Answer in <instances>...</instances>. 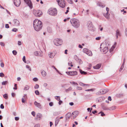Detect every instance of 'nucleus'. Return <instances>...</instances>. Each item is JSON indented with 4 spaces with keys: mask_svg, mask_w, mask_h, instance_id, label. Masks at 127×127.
<instances>
[{
    "mask_svg": "<svg viewBox=\"0 0 127 127\" xmlns=\"http://www.w3.org/2000/svg\"><path fill=\"white\" fill-rule=\"evenodd\" d=\"M33 26L35 30L39 31L41 29L42 24L41 21L38 20L36 19L33 22Z\"/></svg>",
    "mask_w": 127,
    "mask_h": 127,
    "instance_id": "nucleus-1",
    "label": "nucleus"
},
{
    "mask_svg": "<svg viewBox=\"0 0 127 127\" xmlns=\"http://www.w3.org/2000/svg\"><path fill=\"white\" fill-rule=\"evenodd\" d=\"M70 22L72 25L75 28H77L80 26V22L77 19L75 18L72 19L70 20Z\"/></svg>",
    "mask_w": 127,
    "mask_h": 127,
    "instance_id": "nucleus-2",
    "label": "nucleus"
},
{
    "mask_svg": "<svg viewBox=\"0 0 127 127\" xmlns=\"http://www.w3.org/2000/svg\"><path fill=\"white\" fill-rule=\"evenodd\" d=\"M100 48L101 49V51L104 54L106 53L108 50L106 44L105 43H102L100 45Z\"/></svg>",
    "mask_w": 127,
    "mask_h": 127,
    "instance_id": "nucleus-3",
    "label": "nucleus"
},
{
    "mask_svg": "<svg viewBox=\"0 0 127 127\" xmlns=\"http://www.w3.org/2000/svg\"><path fill=\"white\" fill-rule=\"evenodd\" d=\"M53 42L55 45L59 46L62 44V40L60 39L56 38L54 39Z\"/></svg>",
    "mask_w": 127,
    "mask_h": 127,
    "instance_id": "nucleus-4",
    "label": "nucleus"
},
{
    "mask_svg": "<svg viewBox=\"0 0 127 127\" xmlns=\"http://www.w3.org/2000/svg\"><path fill=\"white\" fill-rule=\"evenodd\" d=\"M87 26L89 30L94 31L95 30V28L93 25L92 22L90 21L88 22L87 23Z\"/></svg>",
    "mask_w": 127,
    "mask_h": 127,
    "instance_id": "nucleus-5",
    "label": "nucleus"
},
{
    "mask_svg": "<svg viewBox=\"0 0 127 127\" xmlns=\"http://www.w3.org/2000/svg\"><path fill=\"white\" fill-rule=\"evenodd\" d=\"M48 13L52 16H55L57 13V10L56 9H51L49 10Z\"/></svg>",
    "mask_w": 127,
    "mask_h": 127,
    "instance_id": "nucleus-6",
    "label": "nucleus"
},
{
    "mask_svg": "<svg viewBox=\"0 0 127 127\" xmlns=\"http://www.w3.org/2000/svg\"><path fill=\"white\" fill-rule=\"evenodd\" d=\"M59 5L62 8H64L65 6V2L64 0H56Z\"/></svg>",
    "mask_w": 127,
    "mask_h": 127,
    "instance_id": "nucleus-7",
    "label": "nucleus"
},
{
    "mask_svg": "<svg viewBox=\"0 0 127 127\" xmlns=\"http://www.w3.org/2000/svg\"><path fill=\"white\" fill-rule=\"evenodd\" d=\"M33 12L34 14L38 17H40L42 14V12L40 10H33Z\"/></svg>",
    "mask_w": 127,
    "mask_h": 127,
    "instance_id": "nucleus-8",
    "label": "nucleus"
},
{
    "mask_svg": "<svg viewBox=\"0 0 127 127\" xmlns=\"http://www.w3.org/2000/svg\"><path fill=\"white\" fill-rule=\"evenodd\" d=\"M108 91V90L107 89H103L101 90L100 91L97 92L98 94H103L106 93Z\"/></svg>",
    "mask_w": 127,
    "mask_h": 127,
    "instance_id": "nucleus-9",
    "label": "nucleus"
},
{
    "mask_svg": "<svg viewBox=\"0 0 127 127\" xmlns=\"http://www.w3.org/2000/svg\"><path fill=\"white\" fill-rule=\"evenodd\" d=\"M66 73L68 75L71 76L75 75L77 74V72L76 71L66 72Z\"/></svg>",
    "mask_w": 127,
    "mask_h": 127,
    "instance_id": "nucleus-10",
    "label": "nucleus"
},
{
    "mask_svg": "<svg viewBox=\"0 0 127 127\" xmlns=\"http://www.w3.org/2000/svg\"><path fill=\"white\" fill-rule=\"evenodd\" d=\"M79 114L78 112V111H74L72 114V116L73 119H75L78 115Z\"/></svg>",
    "mask_w": 127,
    "mask_h": 127,
    "instance_id": "nucleus-11",
    "label": "nucleus"
},
{
    "mask_svg": "<svg viewBox=\"0 0 127 127\" xmlns=\"http://www.w3.org/2000/svg\"><path fill=\"white\" fill-rule=\"evenodd\" d=\"M34 55L36 56L42 57L43 56L42 53L40 52L35 51L34 52Z\"/></svg>",
    "mask_w": 127,
    "mask_h": 127,
    "instance_id": "nucleus-12",
    "label": "nucleus"
},
{
    "mask_svg": "<svg viewBox=\"0 0 127 127\" xmlns=\"http://www.w3.org/2000/svg\"><path fill=\"white\" fill-rule=\"evenodd\" d=\"M30 8L32 7V3L30 0H24Z\"/></svg>",
    "mask_w": 127,
    "mask_h": 127,
    "instance_id": "nucleus-13",
    "label": "nucleus"
},
{
    "mask_svg": "<svg viewBox=\"0 0 127 127\" xmlns=\"http://www.w3.org/2000/svg\"><path fill=\"white\" fill-rule=\"evenodd\" d=\"M20 23L18 20L16 19H14L13 21V25L14 26H17L19 25Z\"/></svg>",
    "mask_w": 127,
    "mask_h": 127,
    "instance_id": "nucleus-14",
    "label": "nucleus"
},
{
    "mask_svg": "<svg viewBox=\"0 0 127 127\" xmlns=\"http://www.w3.org/2000/svg\"><path fill=\"white\" fill-rule=\"evenodd\" d=\"M14 4L17 6H19L21 4V1L20 0H14Z\"/></svg>",
    "mask_w": 127,
    "mask_h": 127,
    "instance_id": "nucleus-15",
    "label": "nucleus"
},
{
    "mask_svg": "<svg viewBox=\"0 0 127 127\" xmlns=\"http://www.w3.org/2000/svg\"><path fill=\"white\" fill-rule=\"evenodd\" d=\"M56 54V53L54 52H49L48 54V55L50 58H53L54 56H55Z\"/></svg>",
    "mask_w": 127,
    "mask_h": 127,
    "instance_id": "nucleus-16",
    "label": "nucleus"
},
{
    "mask_svg": "<svg viewBox=\"0 0 127 127\" xmlns=\"http://www.w3.org/2000/svg\"><path fill=\"white\" fill-rule=\"evenodd\" d=\"M36 119L37 120H39L42 119V115L40 113H38L36 114Z\"/></svg>",
    "mask_w": 127,
    "mask_h": 127,
    "instance_id": "nucleus-17",
    "label": "nucleus"
},
{
    "mask_svg": "<svg viewBox=\"0 0 127 127\" xmlns=\"http://www.w3.org/2000/svg\"><path fill=\"white\" fill-rule=\"evenodd\" d=\"M34 104L36 106L39 108H40L41 107V105L39 103H38L36 101H35L34 102Z\"/></svg>",
    "mask_w": 127,
    "mask_h": 127,
    "instance_id": "nucleus-18",
    "label": "nucleus"
},
{
    "mask_svg": "<svg viewBox=\"0 0 127 127\" xmlns=\"http://www.w3.org/2000/svg\"><path fill=\"white\" fill-rule=\"evenodd\" d=\"M79 84L80 86H86V87H87V86L88 87V86H89V85L84 84L81 82H79Z\"/></svg>",
    "mask_w": 127,
    "mask_h": 127,
    "instance_id": "nucleus-19",
    "label": "nucleus"
},
{
    "mask_svg": "<svg viewBox=\"0 0 127 127\" xmlns=\"http://www.w3.org/2000/svg\"><path fill=\"white\" fill-rule=\"evenodd\" d=\"M101 65L99 64H98L96 65V66H94L93 68L95 69H99L101 66Z\"/></svg>",
    "mask_w": 127,
    "mask_h": 127,
    "instance_id": "nucleus-20",
    "label": "nucleus"
},
{
    "mask_svg": "<svg viewBox=\"0 0 127 127\" xmlns=\"http://www.w3.org/2000/svg\"><path fill=\"white\" fill-rule=\"evenodd\" d=\"M110 14L108 13L107 12L104 15V16L107 19H109V18Z\"/></svg>",
    "mask_w": 127,
    "mask_h": 127,
    "instance_id": "nucleus-21",
    "label": "nucleus"
},
{
    "mask_svg": "<svg viewBox=\"0 0 127 127\" xmlns=\"http://www.w3.org/2000/svg\"><path fill=\"white\" fill-rule=\"evenodd\" d=\"M86 54L90 56H92V52L89 50L88 51L87 53H86Z\"/></svg>",
    "mask_w": 127,
    "mask_h": 127,
    "instance_id": "nucleus-22",
    "label": "nucleus"
},
{
    "mask_svg": "<svg viewBox=\"0 0 127 127\" xmlns=\"http://www.w3.org/2000/svg\"><path fill=\"white\" fill-rule=\"evenodd\" d=\"M79 71L80 73L82 74L85 75L87 74V72L82 71L81 69H79Z\"/></svg>",
    "mask_w": 127,
    "mask_h": 127,
    "instance_id": "nucleus-23",
    "label": "nucleus"
},
{
    "mask_svg": "<svg viewBox=\"0 0 127 127\" xmlns=\"http://www.w3.org/2000/svg\"><path fill=\"white\" fill-rule=\"evenodd\" d=\"M116 35L117 38H118V36L120 35V32L118 30H117L116 31Z\"/></svg>",
    "mask_w": 127,
    "mask_h": 127,
    "instance_id": "nucleus-24",
    "label": "nucleus"
},
{
    "mask_svg": "<svg viewBox=\"0 0 127 127\" xmlns=\"http://www.w3.org/2000/svg\"><path fill=\"white\" fill-rule=\"evenodd\" d=\"M41 73L42 76L44 77H45L46 75V73L45 71L44 70H43L41 72Z\"/></svg>",
    "mask_w": 127,
    "mask_h": 127,
    "instance_id": "nucleus-25",
    "label": "nucleus"
},
{
    "mask_svg": "<svg viewBox=\"0 0 127 127\" xmlns=\"http://www.w3.org/2000/svg\"><path fill=\"white\" fill-rule=\"evenodd\" d=\"M24 98H22V103H24L25 102V100L27 98V97H25V96L26 95H24Z\"/></svg>",
    "mask_w": 127,
    "mask_h": 127,
    "instance_id": "nucleus-26",
    "label": "nucleus"
},
{
    "mask_svg": "<svg viewBox=\"0 0 127 127\" xmlns=\"http://www.w3.org/2000/svg\"><path fill=\"white\" fill-rule=\"evenodd\" d=\"M30 88L29 86L28 85H26L25 87L24 90H28Z\"/></svg>",
    "mask_w": 127,
    "mask_h": 127,
    "instance_id": "nucleus-27",
    "label": "nucleus"
},
{
    "mask_svg": "<svg viewBox=\"0 0 127 127\" xmlns=\"http://www.w3.org/2000/svg\"><path fill=\"white\" fill-rule=\"evenodd\" d=\"M89 50L88 49L85 48L83 49V51L86 54V53H87V52H88V51Z\"/></svg>",
    "mask_w": 127,
    "mask_h": 127,
    "instance_id": "nucleus-28",
    "label": "nucleus"
},
{
    "mask_svg": "<svg viewBox=\"0 0 127 127\" xmlns=\"http://www.w3.org/2000/svg\"><path fill=\"white\" fill-rule=\"evenodd\" d=\"M71 115L70 113H68L66 115V119H68L70 117V116Z\"/></svg>",
    "mask_w": 127,
    "mask_h": 127,
    "instance_id": "nucleus-29",
    "label": "nucleus"
},
{
    "mask_svg": "<svg viewBox=\"0 0 127 127\" xmlns=\"http://www.w3.org/2000/svg\"><path fill=\"white\" fill-rule=\"evenodd\" d=\"M124 64H122L121 66V67L119 69L120 71H121L123 69L124 67Z\"/></svg>",
    "mask_w": 127,
    "mask_h": 127,
    "instance_id": "nucleus-30",
    "label": "nucleus"
},
{
    "mask_svg": "<svg viewBox=\"0 0 127 127\" xmlns=\"http://www.w3.org/2000/svg\"><path fill=\"white\" fill-rule=\"evenodd\" d=\"M53 114L54 116H56L58 115L59 113L57 112H55L53 113Z\"/></svg>",
    "mask_w": 127,
    "mask_h": 127,
    "instance_id": "nucleus-31",
    "label": "nucleus"
},
{
    "mask_svg": "<svg viewBox=\"0 0 127 127\" xmlns=\"http://www.w3.org/2000/svg\"><path fill=\"white\" fill-rule=\"evenodd\" d=\"M60 121V119L59 118H56V120L55 121V124H57L58 123H59V122Z\"/></svg>",
    "mask_w": 127,
    "mask_h": 127,
    "instance_id": "nucleus-32",
    "label": "nucleus"
},
{
    "mask_svg": "<svg viewBox=\"0 0 127 127\" xmlns=\"http://www.w3.org/2000/svg\"><path fill=\"white\" fill-rule=\"evenodd\" d=\"M23 61L25 63H27V62L26 60V58L25 56H24L23 58Z\"/></svg>",
    "mask_w": 127,
    "mask_h": 127,
    "instance_id": "nucleus-33",
    "label": "nucleus"
},
{
    "mask_svg": "<svg viewBox=\"0 0 127 127\" xmlns=\"http://www.w3.org/2000/svg\"><path fill=\"white\" fill-rule=\"evenodd\" d=\"M4 98L6 99H7L8 97V96L7 94H5L3 95Z\"/></svg>",
    "mask_w": 127,
    "mask_h": 127,
    "instance_id": "nucleus-34",
    "label": "nucleus"
},
{
    "mask_svg": "<svg viewBox=\"0 0 127 127\" xmlns=\"http://www.w3.org/2000/svg\"><path fill=\"white\" fill-rule=\"evenodd\" d=\"M55 98L58 100H59L60 99V97L58 96H56L55 97Z\"/></svg>",
    "mask_w": 127,
    "mask_h": 127,
    "instance_id": "nucleus-35",
    "label": "nucleus"
},
{
    "mask_svg": "<svg viewBox=\"0 0 127 127\" xmlns=\"http://www.w3.org/2000/svg\"><path fill=\"white\" fill-rule=\"evenodd\" d=\"M39 87V86L38 84H36L34 87V88L35 89H37Z\"/></svg>",
    "mask_w": 127,
    "mask_h": 127,
    "instance_id": "nucleus-36",
    "label": "nucleus"
},
{
    "mask_svg": "<svg viewBox=\"0 0 127 127\" xmlns=\"http://www.w3.org/2000/svg\"><path fill=\"white\" fill-rule=\"evenodd\" d=\"M26 67L27 68L29 69V70H30V71H31V68L30 67V66L29 65H26Z\"/></svg>",
    "mask_w": 127,
    "mask_h": 127,
    "instance_id": "nucleus-37",
    "label": "nucleus"
},
{
    "mask_svg": "<svg viewBox=\"0 0 127 127\" xmlns=\"http://www.w3.org/2000/svg\"><path fill=\"white\" fill-rule=\"evenodd\" d=\"M35 93L37 95H38L39 94V92L38 90H36L35 91Z\"/></svg>",
    "mask_w": 127,
    "mask_h": 127,
    "instance_id": "nucleus-38",
    "label": "nucleus"
},
{
    "mask_svg": "<svg viewBox=\"0 0 127 127\" xmlns=\"http://www.w3.org/2000/svg\"><path fill=\"white\" fill-rule=\"evenodd\" d=\"M12 53L13 55H16L17 54V52L15 50H13L12 51Z\"/></svg>",
    "mask_w": 127,
    "mask_h": 127,
    "instance_id": "nucleus-39",
    "label": "nucleus"
},
{
    "mask_svg": "<svg viewBox=\"0 0 127 127\" xmlns=\"http://www.w3.org/2000/svg\"><path fill=\"white\" fill-rule=\"evenodd\" d=\"M7 83V81H3L2 82V84L3 85H4L6 84Z\"/></svg>",
    "mask_w": 127,
    "mask_h": 127,
    "instance_id": "nucleus-40",
    "label": "nucleus"
},
{
    "mask_svg": "<svg viewBox=\"0 0 127 127\" xmlns=\"http://www.w3.org/2000/svg\"><path fill=\"white\" fill-rule=\"evenodd\" d=\"M72 64V62H69L68 63V65L69 66L72 67L73 66V65L72 64Z\"/></svg>",
    "mask_w": 127,
    "mask_h": 127,
    "instance_id": "nucleus-41",
    "label": "nucleus"
},
{
    "mask_svg": "<svg viewBox=\"0 0 127 127\" xmlns=\"http://www.w3.org/2000/svg\"><path fill=\"white\" fill-rule=\"evenodd\" d=\"M4 76V74L2 73L1 72L0 73V76L1 77H3Z\"/></svg>",
    "mask_w": 127,
    "mask_h": 127,
    "instance_id": "nucleus-42",
    "label": "nucleus"
},
{
    "mask_svg": "<svg viewBox=\"0 0 127 127\" xmlns=\"http://www.w3.org/2000/svg\"><path fill=\"white\" fill-rule=\"evenodd\" d=\"M76 89L77 90H81L82 89V88L80 87H77L76 88Z\"/></svg>",
    "mask_w": 127,
    "mask_h": 127,
    "instance_id": "nucleus-43",
    "label": "nucleus"
},
{
    "mask_svg": "<svg viewBox=\"0 0 127 127\" xmlns=\"http://www.w3.org/2000/svg\"><path fill=\"white\" fill-rule=\"evenodd\" d=\"M40 125L39 124H37L35 125L34 127H40Z\"/></svg>",
    "mask_w": 127,
    "mask_h": 127,
    "instance_id": "nucleus-44",
    "label": "nucleus"
},
{
    "mask_svg": "<svg viewBox=\"0 0 127 127\" xmlns=\"http://www.w3.org/2000/svg\"><path fill=\"white\" fill-rule=\"evenodd\" d=\"M32 114L33 115V116H35V113L34 111H32Z\"/></svg>",
    "mask_w": 127,
    "mask_h": 127,
    "instance_id": "nucleus-45",
    "label": "nucleus"
},
{
    "mask_svg": "<svg viewBox=\"0 0 127 127\" xmlns=\"http://www.w3.org/2000/svg\"><path fill=\"white\" fill-rule=\"evenodd\" d=\"M33 80L34 81H38V79L36 78H34L33 79Z\"/></svg>",
    "mask_w": 127,
    "mask_h": 127,
    "instance_id": "nucleus-46",
    "label": "nucleus"
},
{
    "mask_svg": "<svg viewBox=\"0 0 127 127\" xmlns=\"http://www.w3.org/2000/svg\"><path fill=\"white\" fill-rule=\"evenodd\" d=\"M101 38L100 37H98L95 38V39L96 40H99Z\"/></svg>",
    "mask_w": 127,
    "mask_h": 127,
    "instance_id": "nucleus-47",
    "label": "nucleus"
},
{
    "mask_svg": "<svg viewBox=\"0 0 127 127\" xmlns=\"http://www.w3.org/2000/svg\"><path fill=\"white\" fill-rule=\"evenodd\" d=\"M101 113V116H103L105 115V114L103 112H100L99 113Z\"/></svg>",
    "mask_w": 127,
    "mask_h": 127,
    "instance_id": "nucleus-48",
    "label": "nucleus"
},
{
    "mask_svg": "<svg viewBox=\"0 0 127 127\" xmlns=\"http://www.w3.org/2000/svg\"><path fill=\"white\" fill-rule=\"evenodd\" d=\"M72 88L71 87H70L67 89L66 90V91H69L71 90L72 89Z\"/></svg>",
    "mask_w": 127,
    "mask_h": 127,
    "instance_id": "nucleus-49",
    "label": "nucleus"
},
{
    "mask_svg": "<svg viewBox=\"0 0 127 127\" xmlns=\"http://www.w3.org/2000/svg\"><path fill=\"white\" fill-rule=\"evenodd\" d=\"M49 106H52L53 105V103L52 102H50L49 103Z\"/></svg>",
    "mask_w": 127,
    "mask_h": 127,
    "instance_id": "nucleus-50",
    "label": "nucleus"
},
{
    "mask_svg": "<svg viewBox=\"0 0 127 127\" xmlns=\"http://www.w3.org/2000/svg\"><path fill=\"white\" fill-rule=\"evenodd\" d=\"M91 64H89V66L88 67V69H90L91 68Z\"/></svg>",
    "mask_w": 127,
    "mask_h": 127,
    "instance_id": "nucleus-51",
    "label": "nucleus"
},
{
    "mask_svg": "<svg viewBox=\"0 0 127 127\" xmlns=\"http://www.w3.org/2000/svg\"><path fill=\"white\" fill-rule=\"evenodd\" d=\"M0 107L1 108L3 109L4 108V106L2 104H1L0 105Z\"/></svg>",
    "mask_w": 127,
    "mask_h": 127,
    "instance_id": "nucleus-52",
    "label": "nucleus"
},
{
    "mask_svg": "<svg viewBox=\"0 0 127 127\" xmlns=\"http://www.w3.org/2000/svg\"><path fill=\"white\" fill-rule=\"evenodd\" d=\"M0 66L2 67H3L4 66V64L3 63H2L0 64Z\"/></svg>",
    "mask_w": 127,
    "mask_h": 127,
    "instance_id": "nucleus-53",
    "label": "nucleus"
},
{
    "mask_svg": "<svg viewBox=\"0 0 127 127\" xmlns=\"http://www.w3.org/2000/svg\"><path fill=\"white\" fill-rule=\"evenodd\" d=\"M18 45H20L22 44L21 42V41H18Z\"/></svg>",
    "mask_w": 127,
    "mask_h": 127,
    "instance_id": "nucleus-54",
    "label": "nucleus"
},
{
    "mask_svg": "<svg viewBox=\"0 0 127 127\" xmlns=\"http://www.w3.org/2000/svg\"><path fill=\"white\" fill-rule=\"evenodd\" d=\"M0 44L1 46H4V44L3 42H0Z\"/></svg>",
    "mask_w": 127,
    "mask_h": 127,
    "instance_id": "nucleus-55",
    "label": "nucleus"
},
{
    "mask_svg": "<svg viewBox=\"0 0 127 127\" xmlns=\"http://www.w3.org/2000/svg\"><path fill=\"white\" fill-rule=\"evenodd\" d=\"M68 2L70 4H72L73 2L71 0H68Z\"/></svg>",
    "mask_w": 127,
    "mask_h": 127,
    "instance_id": "nucleus-56",
    "label": "nucleus"
},
{
    "mask_svg": "<svg viewBox=\"0 0 127 127\" xmlns=\"http://www.w3.org/2000/svg\"><path fill=\"white\" fill-rule=\"evenodd\" d=\"M93 91V89H91L85 90V91Z\"/></svg>",
    "mask_w": 127,
    "mask_h": 127,
    "instance_id": "nucleus-57",
    "label": "nucleus"
},
{
    "mask_svg": "<svg viewBox=\"0 0 127 127\" xmlns=\"http://www.w3.org/2000/svg\"><path fill=\"white\" fill-rule=\"evenodd\" d=\"M5 27L7 28H8L9 27L8 24H6L5 25Z\"/></svg>",
    "mask_w": 127,
    "mask_h": 127,
    "instance_id": "nucleus-58",
    "label": "nucleus"
},
{
    "mask_svg": "<svg viewBox=\"0 0 127 127\" xmlns=\"http://www.w3.org/2000/svg\"><path fill=\"white\" fill-rule=\"evenodd\" d=\"M12 31H13L16 32L17 31V29H16L14 28L13 29Z\"/></svg>",
    "mask_w": 127,
    "mask_h": 127,
    "instance_id": "nucleus-59",
    "label": "nucleus"
},
{
    "mask_svg": "<svg viewBox=\"0 0 127 127\" xmlns=\"http://www.w3.org/2000/svg\"><path fill=\"white\" fill-rule=\"evenodd\" d=\"M116 107L115 106H113L111 107V109L113 110L116 109Z\"/></svg>",
    "mask_w": 127,
    "mask_h": 127,
    "instance_id": "nucleus-60",
    "label": "nucleus"
},
{
    "mask_svg": "<svg viewBox=\"0 0 127 127\" xmlns=\"http://www.w3.org/2000/svg\"><path fill=\"white\" fill-rule=\"evenodd\" d=\"M47 84L46 83H44L43 84V86L45 87H47Z\"/></svg>",
    "mask_w": 127,
    "mask_h": 127,
    "instance_id": "nucleus-61",
    "label": "nucleus"
},
{
    "mask_svg": "<svg viewBox=\"0 0 127 127\" xmlns=\"http://www.w3.org/2000/svg\"><path fill=\"white\" fill-rule=\"evenodd\" d=\"M19 118L18 117H16L15 118V119L16 121H18L19 120Z\"/></svg>",
    "mask_w": 127,
    "mask_h": 127,
    "instance_id": "nucleus-62",
    "label": "nucleus"
},
{
    "mask_svg": "<svg viewBox=\"0 0 127 127\" xmlns=\"http://www.w3.org/2000/svg\"><path fill=\"white\" fill-rule=\"evenodd\" d=\"M106 10L107 11V13H108V11L109 10V9L108 8L106 7Z\"/></svg>",
    "mask_w": 127,
    "mask_h": 127,
    "instance_id": "nucleus-63",
    "label": "nucleus"
},
{
    "mask_svg": "<svg viewBox=\"0 0 127 127\" xmlns=\"http://www.w3.org/2000/svg\"><path fill=\"white\" fill-rule=\"evenodd\" d=\"M108 99L109 100L111 101V98L110 96H109L108 97Z\"/></svg>",
    "mask_w": 127,
    "mask_h": 127,
    "instance_id": "nucleus-64",
    "label": "nucleus"
}]
</instances>
